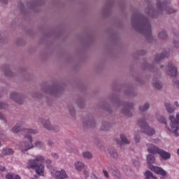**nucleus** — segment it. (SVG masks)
<instances>
[{
	"label": "nucleus",
	"instance_id": "nucleus-14",
	"mask_svg": "<svg viewBox=\"0 0 179 179\" xmlns=\"http://www.w3.org/2000/svg\"><path fill=\"white\" fill-rule=\"evenodd\" d=\"M2 156H8L9 155H13V150L10 148H4L1 152Z\"/></svg>",
	"mask_w": 179,
	"mask_h": 179
},
{
	"label": "nucleus",
	"instance_id": "nucleus-28",
	"mask_svg": "<svg viewBox=\"0 0 179 179\" xmlns=\"http://www.w3.org/2000/svg\"><path fill=\"white\" fill-rule=\"evenodd\" d=\"M7 107H8V104L0 102V110H3V108H7Z\"/></svg>",
	"mask_w": 179,
	"mask_h": 179
},
{
	"label": "nucleus",
	"instance_id": "nucleus-18",
	"mask_svg": "<svg viewBox=\"0 0 179 179\" xmlns=\"http://www.w3.org/2000/svg\"><path fill=\"white\" fill-rule=\"evenodd\" d=\"M155 162V156L152 155H148L147 157V162L148 163V164H153Z\"/></svg>",
	"mask_w": 179,
	"mask_h": 179
},
{
	"label": "nucleus",
	"instance_id": "nucleus-37",
	"mask_svg": "<svg viewBox=\"0 0 179 179\" xmlns=\"http://www.w3.org/2000/svg\"><path fill=\"white\" fill-rule=\"evenodd\" d=\"M174 44H175V47H176V48H178V46H179V42L177 41V42H174Z\"/></svg>",
	"mask_w": 179,
	"mask_h": 179
},
{
	"label": "nucleus",
	"instance_id": "nucleus-39",
	"mask_svg": "<svg viewBox=\"0 0 179 179\" xmlns=\"http://www.w3.org/2000/svg\"><path fill=\"white\" fill-rule=\"evenodd\" d=\"M3 3H8V0H0Z\"/></svg>",
	"mask_w": 179,
	"mask_h": 179
},
{
	"label": "nucleus",
	"instance_id": "nucleus-2",
	"mask_svg": "<svg viewBox=\"0 0 179 179\" xmlns=\"http://www.w3.org/2000/svg\"><path fill=\"white\" fill-rule=\"evenodd\" d=\"M141 15H134L131 18V23L135 29H137L140 33L145 34L148 38H152V26L148 19H145L143 22V24H141Z\"/></svg>",
	"mask_w": 179,
	"mask_h": 179
},
{
	"label": "nucleus",
	"instance_id": "nucleus-23",
	"mask_svg": "<svg viewBox=\"0 0 179 179\" xmlns=\"http://www.w3.org/2000/svg\"><path fill=\"white\" fill-rule=\"evenodd\" d=\"M165 107H166L168 113H174V108L171 107L170 103H166Z\"/></svg>",
	"mask_w": 179,
	"mask_h": 179
},
{
	"label": "nucleus",
	"instance_id": "nucleus-20",
	"mask_svg": "<svg viewBox=\"0 0 179 179\" xmlns=\"http://www.w3.org/2000/svg\"><path fill=\"white\" fill-rule=\"evenodd\" d=\"M83 157H84V159H92V157H93V155H92V153L87 151L83 153Z\"/></svg>",
	"mask_w": 179,
	"mask_h": 179
},
{
	"label": "nucleus",
	"instance_id": "nucleus-34",
	"mask_svg": "<svg viewBox=\"0 0 179 179\" xmlns=\"http://www.w3.org/2000/svg\"><path fill=\"white\" fill-rule=\"evenodd\" d=\"M52 156L54 157V159H58V154L53 153L52 154Z\"/></svg>",
	"mask_w": 179,
	"mask_h": 179
},
{
	"label": "nucleus",
	"instance_id": "nucleus-43",
	"mask_svg": "<svg viewBox=\"0 0 179 179\" xmlns=\"http://www.w3.org/2000/svg\"><path fill=\"white\" fill-rule=\"evenodd\" d=\"M106 127H108V124H106Z\"/></svg>",
	"mask_w": 179,
	"mask_h": 179
},
{
	"label": "nucleus",
	"instance_id": "nucleus-13",
	"mask_svg": "<svg viewBox=\"0 0 179 179\" xmlns=\"http://www.w3.org/2000/svg\"><path fill=\"white\" fill-rule=\"evenodd\" d=\"M75 167L77 171H82V169L85 167V164L82 162H77L75 163Z\"/></svg>",
	"mask_w": 179,
	"mask_h": 179
},
{
	"label": "nucleus",
	"instance_id": "nucleus-11",
	"mask_svg": "<svg viewBox=\"0 0 179 179\" xmlns=\"http://www.w3.org/2000/svg\"><path fill=\"white\" fill-rule=\"evenodd\" d=\"M120 139L121 141H116L117 145H120V146H122V145H129V141L127 139V137H125L124 134H120Z\"/></svg>",
	"mask_w": 179,
	"mask_h": 179
},
{
	"label": "nucleus",
	"instance_id": "nucleus-1",
	"mask_svg": "<svg viewBox=\"0 0 179 179\" xmlns=\"http://www.w3.org/2000/svg\"><path fill=\"white\" fill-rule=\"evenodd\" d=\"M22 127H23V124L18 123L13 128V132H22L24 134V139H27V141L24 143H22L20 144V149L22 152H26L30 149H33L34 146L33 145V138H31V134H37V130H33L32 129H22Z\"/></svg>",
	"mask_w": 179,
	"mask_h": 179
},
{
	"label": "nucleus",
	"instance_id": "nucleus-16",
	"mask_svg": "<svg viewBox=\"0 0 179 179\" xmlns=\"http://www.w3.org/2000/svg\"><path fill=\"white\" fill-rule=\"evenodd\" d=\"M6 178V179H20V176L15 173H7Z\"/></svg>",
	"mask_w": 179,
	"mask_h": 179
},
{
	"label": "nucleus",
	"instance_id": "nucleus-6",
	"mask_svg": "<svg viewBox=\"0 0 179 179\" xmlns=\"http://www.w3.org/2000/svg\"><path fill=\"white\" fill-rule=\"evenodd\" d=\"M137 124L138 127H140L142 132H144V134H146V135H148V136H152L156 133L155 129L149 127V124H148L145 119H141L138 121Z\"/></svg>",
	"mask_w": 179,
	"mask_h": 179
},
{
	"label": "nucleus",
	"instance_id": "nucleus-41",
	"mask_svg": "<svg viewBox=\"0 0 179 179\" xmlns=\"http://www.w3.org/2000/svg\"><path fill=\"white\" fill-rule=\"evenodd\" d=\"M101 130L102 131H108V129L106 127H104V128L101 127Z\"/></svg>",
	"mask_w": 179,
	"mask_h": 179
},
{
	"label": "nucleus",
	"instance_id": "nucleus-38",
	"mask_svg": "<svg viewBox=\"0 0 179 179\" xmlns=\"http://www.w3.org/2000/svg\"><path fill=\"white\" fill-rule=\"evenodd\" d=\"M6 169L4 166H0V171H5Z\"/></svg>",
	"mask_w": 179,
	"mask_h": 179
},
{
	"label": "nucleus",
	"instance_id": "nucleus-46",
	"mask_svg": "<svg viewBox=\"0 0 179 179\" xmlns=\"http://www.w3.org/2000/svg\"><path fill=\"white\" fill-rule=\"evenodd\" d=\"M0 146H1V143H0Z\"/></svg>",
	"mask_w": 179,
	"mask_h": 179
},
{
	"label": "nucleus",
	"instance_id": "nucleus-5",
	"mask_svg": "<svg viewBox=\"0 0 179 179\" xmlns=\"http://www.w3.org/2000/svg\"><path fill=\"white\" fill-rule=\"evenodd\" d=\"M147 146L148 148V152H149V153H152V155H156V153H157L164 160H167V159H170L171 157L170 153L163 150H160L159 148L153 145L152 144H148Z\"/></svg>",
	"mask_w": 179,
	"mask_h": 179
},
{
	"label": "nucleus",
	"instance_id": "nucleus-27",
	"mask_svg": "<svg viewBox=\"0 0 179 179\" xmlns=\"http://www.w3.org/2000/svg\"><path fill=\"white\" fill-rule=\"evenodd\" d=\"M155 13H156V11H155L153 8H150L149 10L148 15L151 16V17H153V15H155Z\"/></svg>",
	"mask_w": 179,
	"mask_h": 179
},
{
	"label": "nucleus",
	"instance_id": "nucleus-9",
	"mask_svg": "<svg viewBox=\"0 0 179 179\" xmlns=\"http://www.w3.org/2000/svg\"><path fill=\"white\" fill-rule=\"evenodd\" d=\"M168 73L171 75V76H177V67L173 66V62L169 63Z\"/></svg>",
	"mask_w": 179,
	"mask_h": 179
},
{
	"label": "nucleus",
	"instance_id": "nucleus-30",
	"mask_svg": "<svg viewBox=\"0 0 179 179\" xmlns=\"http://www.w3.org/2000/svg\"><path fill=\"white\" fill-rule=\"evenodd\" d=\"M103 173L104 176L106 177V178H110V176L108 175V172H107V171L103 170Z\"/></svg>",
	"mask_w": 179,
	"mask_h": 179
},
{
	"label": "nucleus",
	"instance_id": "nucleus-24",
	"mask_svg": "<svg viewBox=\"0 0 179 179\" xmlns=\"http://www.w3.org/2000/svg\"><path fill=\"white\" fill-rule=\"evenodd\" d=\"M150 105L149 103L144 104L143 106H140L139 110L140 111H146V110H149Z\"/></svg>",
	"mask_w": 179,
	"mask_h": 179
},
{
	"label": "nucleus",
	"instance_id": "nucleus-40",
	"mask_svg": "<svg viewBox=\"0 0 179 179\" xmlns=\"http://www.w3.org/2000/svg\"><path fill=\"white\" fill-rule=\"evenodd\" d=\"M45 163H48V164H50L51 160L47 159V160L45 161Z\"/></svg>",
	"mask_w": 179,
	"mask_h": 179
},
{
	"label": "nucleus",
	"instance_id": "nucleus-36",
	"mask_svg": "<svg viewBox=\"0 0 179 179\" xmlns=\"http://www.w3.org/2000/svg\"><path fill=\"white\" fill-rule=\"evenodd\" d=\"M84 175H85V177H87L89 176V171H84Z\"/></svg>",
	"mask_w": 179,
	"mask_h": 179
},
{
	"label": "nucleus",
	"instance_id": "nucleus-32",
	"mask_svg": "<svg viewBox=\"0 0 179 179\" xmlns=\"http://www.w3.org/2000/svg\"><path fill=\"white\" fill-rule=\"evenodd\" d=\"M140 139H141V137H139V136H136L134 137V141H135V142H136V143H138Z\"/></svg>",
	"mask_w": 179,
	"mask_h": 179
},
{
	"label": "nucleus",
	"instance_id": "nucleus-22",
	"mask_svg": "<svg viewBox=\"0 0 179 179\" xmlns=\"http://www.w3.org/2000/svg\"><path fill=\"white\" fill-rule=\"evenodd\" d=\"M159 38H162V40H166L167 38V33H166V31H162L159 34Z\"/></svg>",
	"mask_w": 179,
	"mask_h": 179
},
{
	"label": "nucleus",
	"instance_id": "nucleus-12",
	"mask_svg": "<svg viewBox=\"0 0 179 179\" xmlns=\"http://www.w3.org/2000/svg\"><path fill=\"white\" fill-rule=\"evenodd\" d=\"M39 122H41L44 128H46L48 131L54 129L52 126L50 124V120H43V119H39Z\"/></svg>",
	"mask_w": 179,
	"mask_h": 179
},
{
	"label": "nucleus",
	"instance_id": "nucleus-17",
	"mask_svg": "<svg viewBox=\"0 0 179 179\" xmlns=\"http://www.w3.org/2000/svg\"><path fill=\"white\" fill-rule=\"evenodd\" d=\"M109 154L113 159H118V153L113 148L109 149Z\"/></svg>",
	"mask_w": 179,
	"mask_h": 179
},
{
	"label": "nucleus",
	"instance_id": "nucleus-29",
	"mask_svg": "<svg viewBox=\"0 0 179 179\" xmlns=\"http://www.w3.org/2000/svg\"><path fill=\"white\" fill-rule=\"evenodd\" d=\"M35 146L36 148H43V143L38 141V142L35 143Z\"/></svg>",
	"mask_w": 179,
	"mask_h": 179
},
{
	"label": "nucleus",
	"instance_id": "nucleus-15",
	"mask_svg": "<svg viewBox=\"0 0 179 179\" xmlns=\"http://www.w3.org/2000/svg\"><path fill=\"white\" fill-rule=\"evenodd\" d=\"M169 57V53L164 52L162 55H157L155 57L156 61H162V59H164L165 58H167Z\"/></svg>",
	"mask_w": 179,
	"mask_h": 179
},
{
	"label": "nucleus",
	"instance_id": "nucleus-35",
	"mask_svg": "<svg viewBox=\"0 0 179 179\" xmlns=\"http://www.w3.org/2000/svg\"><path fill=\"white\" fill-rule=\"evenodd\" d=\"M0 120H5V116H3V115L1 113H0Z\"/></svg>",
	"mask_w": 179,
	"mask_h": 179
},
{
	"label": "nucleus",
	"instance_id": "nucleus-25",
	"mask_svg": "<svg viewBox=\"0 0 179 179\" xmlns=\"http://www.w3.org/2000/svg\"><path fill=\"white\" fill-rule=\"evenodd\" d=\"M122 170L125 173V174H129V171H131V169L129 168V166L127 165H124L122 166Z\"/></svg>",
	"mask_w": 179,
	"mask_h": 179
},
{
	"label": "nucleus",
	"instance_id": "nucleus-44",
	"mask_svg": "<svg viewBox=\"0 0 179 179\" xmlns=\"http://www.w3.org/2000/svg\"><path fill=\"white\" fill-rule=\"evenodd\" d=\"M49 145L51 146V143H49Z\"/></svg>",
	"mask_w": 179,
	"mask_h": 179
},
{
	"label": "nucleus",
	"instance_id": "nucleus-45",
	"mask_svg": "<svg viewBox=\"0 0 179 179\" xmlns=\"http://www.w3.org/2000/svg\"><path fill=\"white\" fill-rule=\"evenodd\" d=\"M48 169H50V166H48Z\"/></svg>",
	"mask_w": 179,
	"mask_h": 179
},
{
	"label": "nucleus",
	"instance_id": "nucleus-10",
	"mask_svg": "<svg viewBox=\"0 0 179 179\" xmlns=\"http://www.w3.org/2000/svg\"><path fill=\"white\" fill-rule=\"evenodd\" d=\"M10 97L12 100H14L15 103H17L18 104H23V101L20 99V95H19V94L16 92H12Z\"/></svg>",
	"mask_w": 179,
	"mask_h": 179
},
{
	"label": "nucleus",
	"instance_id": "nucleus-21",
	"mask_svg": "<svg viewBox=\"0 0 179 179\" xmlns=\"http://www.w3.org/2000/svg\"><path fill=\"white\" fill-rule=\"evenodd\" d=\"M152 86L155 88H157L158 90H160V89H162V87H163L162 85V83L157 81L155 83H152Z\"/></svg>",
	"mask_w": 179,
	"mask_h": 179
},
{
	"label": "nucleus",
	"instance_id": "nucleus-31",
	"mask_svg": "<svg viewBox=\"0 0 179 179\" xmlns=\"http://www.w3.org/2000/svg\"><path fill=\"white\" fill-rule=\"evenodd\" d=\"M173 85H174V86H176V87H178V89H179V81L178 80H173Z\"/></svg>",
	"mask_w": 179,
	"mask_h": 179
},
{
	"label": "nucleus",
	"instance_id": "nucleus-26",
	"mask_svg": "<svg viewBox=\"0 0 179 179\" xmlns=\"http://www.w3.org/2000/svg\"><path fill=\"white\" fill-rule=\"evenodd\" d=\"M159 122H161L162 124H165V125H167V120L163 117H161L160 118L158 117Z\"/></svg>",
	"mask_w": 179,
	"mask_h": 179
},
{
	"label": "nucleus",
	"instance_id": "nucleus-4",
	"mask_svg": "<svg viewBox=\"0 0 179 179\" xmlns=\"http://www.w3.org/2000/svg\"><path fill=\"white\" fill-rule=\"evenodd\" d=\"M170 0H165L162 3L160 0H158L157 2V12H166L169 15H171V13H175L176 12V10L170 8Z\"/></svg>",
	"mask_w": 179,
	"mask_h": 179
},
{
	"label": "nucleus",
	"instance_id": "nucleus-33",
	"mask_svg": "<svg viewBox=\"0 0 179 179\" xmlns=\"http://www.w3.org/2000/svg\"><path fill=\"white\" fill-rule=\"evenodd\" d=\"M71 115H75V108H72L71 109H69Z\"/></svg>",
	"mask_w": 179,
	"mask_h": 179
},
{
	"label": "nucleus",
	"instance_id": "nucleus-19",
	"mask_svg": "<svg viewBox=\"0 0 179 179\" xmlns=\"http://www.w3.org/2000/svg\"><path fill=\"white\" fill-rule=\"evenodd\" d=\"M131 106H128L127 108H125L124 109H123V113L124 114H125L126 115H127V117H132V113H131Z\"/></svg>",
	"mask_w": 179,
	"mask_h": 179
},
{
	"label": "nucleus",
	"instance_id": "nucleus-8",
	"mask_svg": "<svg viewBox=\"0 0 179 179\" xmlns=\"http://www.w3.org/2000/svg\"><path fill=\"white\" fill-rule=\"evenodd\" d=\"M150 170H152V171H155V173L159 176H163L164 177L167 176V172L161 167L152 166L150 167Z\"/></svg>",
	"mask_w": 179,
	"mask_h": 179
},
{
	"label": "nucleus",
	"instance_id": "nucleus-7",
	"mask_svg": "<svg viewBox=\"0 0 179 179\" xmlns=\"http://www.w3.org/2000/svg\"><path fill=\"white\" fill-rule=\"evenodd\" d=\"M50 173L53 177H55L56 179H65L68 178V175L66 174V172L64 169H62L61 171H56L54 169H50Z\"/></svg>",
	"mask_w": 179,
	"mask_h": 179
},
{
	"label": "nucleus",
	"instance_id": "nucleus-3",
	"mask_svg": "<svg viewBox=\"0 0 179 179\" xmlns=\"http://www.w3.org/2000/svg\"><path fill=\"white\" fill-rule=\"evenodd\" d=\"M44 157L38 156L35 159H30L28 162V167L36 170V174L38 176H44Z\"/></svg>",
	"mask_w": 179,
	"mask_h": 179
},
{
	"label": "nucleus",
	"instance_id": "nucleus-42",
	"mask_svg": "<svg viewBox=\"0 0 179 179\" xmlns=\"http://www.w3.org/2000/svg\"><path fill=\"white\" fill-rule=\"evenodd\" d=\"M175 106H176V107H179L178 102H175Z\"/></svg>",
	"mask_w": 179,
	"mask_h": 179
}]
</instances>
